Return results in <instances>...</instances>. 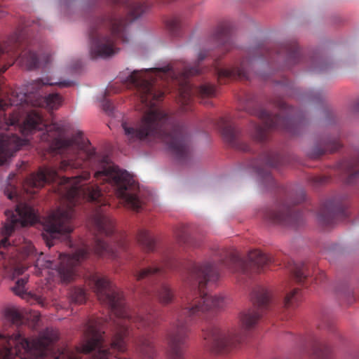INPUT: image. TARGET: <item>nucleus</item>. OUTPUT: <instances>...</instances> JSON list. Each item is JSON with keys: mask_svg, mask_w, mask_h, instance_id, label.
Masks as SVG:
<instances>
[{"mask_svg": "<svg viewBox=\"0 0 359 359\" xmlns=\"http://www.w3.org/2000/svg\"><path fill=\"white\" fill-rule=\"evenodd\" d=\"M207 56L206 51H201L193 65L185 61H179L161 68L134 70L123 79L126 87L133 89L140 102L148 108L139 120L123 121L121 126L129 144L158 140L167 145L177 159L184 160L189 156V136L186 127L175 123L163 111L154 108L165 93L170 91L168 86L160 88L158 81L162 80L167 85L175 86L177 88L178 102L184 110H188L187 106L194 95L205 98L213 97L216 93L213 84L205 83L195 87L189 81L190 76L203 72L199 63Z\"/></svg>", "mask_w": 359, "mask_h": 359, "instance_id": "f257e3e1", "label": "nucleus"}, {"mask_svg": "<svg viewBox=\"0 0 359 359\" xmlns=\"http://www.w3.org/2000/svg\"><path fill=\"white\" fill-rule=\"evenodd\" d=\"M156 313H111L110 325L113 336L110 346L104 340L105 321L102 318L90 319L83 327V339L75 348H57L59 338L57 330L46 328L40 337L29 340L20 332L13 335L0 334V359H126V338L130 327L147 332L137 342L140 359H156L157 350L151 334L156 325Z\"/></svg>", "mask_w": 359, "mask_h": 359, "instance_id": "f03ea898", "label": "nucleus"}, {"mask_svg": "<svg viewBox=\"0 0 359 359\" xmlns=\"http://www.w3.org/2000/svg\"><path fill=\"white\" fill-rule=\"evenodd\" d=\"M271 262V258L259 250L250 251L245 260L236 251L222 249L210 260L201 264L190 262L187 282L194 290V294L186 297V302L167 331L168 358L184 359V346L190 332L189 325L205 311L219 310L226 305L223 297L208 295L203 290L209 282L215 283L219 279L222 267L250 276L264 271Z\"/></svg>", "mask_w": 359, "mask_h": 359, "instance_id": "7ed1b4c3", "label": "nucleus"}, {"mask_svg": "<svg viewBox=\"0 0 359 359\" xmlns=\"http://www.w3.org/2000/svg\"><path fill=\"white\" fill-rule=\"evenodd\" d=\"M111 8L93 18L89 24L88 37L92 57L107 58L116 54L118 41L127 43V23L139 18L147 9L143 3L133 0H108Z\"/></svg>", "mask_w": 359, "mask_h": 359, "instance_id": "20e7f679", "label": "nucleus"}, {"mask_svg": "<svg viewBox=\"0 0 359 359\" xmlns=\"http://www.w3.org/2000/svg\"><path fill=\"white\" fill-rule=\"evenodd\" d=\"M253 307L244 311L240 317L241 328L226 331L216 325H211L203 330L204 346L215 353H226L235 348L243 340L247 332L253 329L264 311L270 307L269 292L262 287L253 290L251 297Z\"/></svg>", "mask_w": 359, "mask_h": 359, "instance_id": "39448f33", "label": "nucleus"}, {"mask_svg": "<svg viewBox=\"0 0 359 359\" xmlns=\"http://www.w3.org/2000/svg\"><path fill=\"white\" fill-rule=\"evenodd\" d=\"M260 57L271 62L274 60L283 62L289 68L300 62L301 53L294 40L286 41L273 46L262 44L250 48L248 57L231 67L221 68L218 59H215L213 64L214 73L221 84L226 79H248V69L252 62Z\"/></svg>", "mask_w": 359, "mask_h": 359, "instance_id": "423d86ee", "label": "nucleus"}, {"mask_svg": "<svg viewBox=\"0 0 359 359\" xmlns=\"http://www.w3.org/2000/svg\"><path fill=\"white\" fill-rule=\"evenodd\" d=\"M275 106L280 110V114L273 116L265 109H260L256 116L262 121L263 126L251 123L252 130L250 136L257 142H264L267 140L269 130H280L297 135L299 126V116L297 109L287 105L285 101L278 99L274 102Z\"/></svg>", "mask_w": 359, "mask_h": 359, "instance_id": "0eeeda50", "label": "nucleus"}, {"mask_svg": "<svg viewBox=\"0 0 359 359\" xmlns=\"http://www.w3.org/2000/svg\"><path fill=\"white\" fill-rule=\"evenodd\" d=\"M57 85L60 87H69L73 85L70 81L53 82L50 79H38L26 84L22 90H12L9 97L11 105L44 107L48 110L57 109L62 104V97L58 93H50L42 96L39 91L46 86Z\"/></svg>", "mask_w": 359, "mask_h": 359, "instance_id": "6e6552de", "label": "nucleus"}, {"mask_svg": "<svg viewBox=\"0 0 359 359\" xmlns=\"http://www.w3.org/2000/svg\"><path fill=\"white\" fill-rule=\"evenodd\" d=\"M135 269L133 274L137 281L148 279L151 281L159 282L152 287L151 290L145 291L149 294L152 292L159 302L167 305L172 302L175 294L170 286L165 282L161 280L165 277L167 271L177 268V260L172 255H165L161 261L153 262L147 267L139 269V264L137 260L134 261Z\"/></svg>", "mask_w": 359, "mask_h": 359, "instance_id": "1a4fd4ad", "label": "nucleus"}, {"mask_svg": "<svg viewBox=\"0 0 359 359\" xmlns=\"http://www.w3.org/2000/svg\"><path fill=\"white\" fill-rule=\"evenodd\" d=\"M89 250L88 247L84 246L72 255L60 253L57 260L44 259L41 253L35 262V267L55 270L62 281L69 282L76 276L77 266L88 258Z\"/></svg>", "mask_w": 359, "mask_h": 359, "instance_id": "9d476101", "label": "nucleus"}, {"mask_svg": "<svg viewBox=\"0 0 359 359\" xmlns=\"http://www.w3.org/2000/svg\"><path fill=\"white\" fill-rule=\"evenodd\" d=\"M5 214L7 219L1 229L4 238L0 240L1 246L4 248L11 245L9 237L16 228L32 224L37 221L35 210L26 203H19L14 210H8Z\"/></svg>", "mask_w": 359, "mask_h": 359, "instance_id": "9b49d317", "label": "nucleus"}, {"mask_svg": "<svg viewBox=\"0 0 359 359\" xmlns=\"http://www.w3.org/2000/svg\"><path fill=\"white\" fill-rule=\"evenodd\" d=\"M264 222L269 224L297 226L302 220V213L285 203H276L264 208L260 212Z\"/></svg>", "mask_w": 359, "mask_h": 359, "instance_id": "f8f14e48", "label": "nucleus"}, {"mask_svg": "<svg viewBox=\"0 0 359 359\" xmlns=\"http://www.w3.org/2000/svg\"><path fill=\"white\" fill-rule=\"evenodd\" d=\"M217 126L220 130L224 141L231 147L243 151H250V147L243 141V133L233 122L226 118H221Z\"/></svg>", "mask_w": 359, "mask_h": 359, "instance_id": "ddd939ff", "label": "nucleus"}, {"mask_svg": "<svg viewBox=\"0 0 359 359\" xmlns=\"http://www.w3.org/2000/svg\"><path fill=\"white\" fill-rule=\"evenodd\" d=\"M348 216V212L343 204L334 201H327L320 208L318 214V219L323 226L330 227L338 219H343Z\"/></svg>", "mask_w": 359, "mask_h": 359, "instance_id": "4468645a", "label": "nucleus"}, {"mask_svg": "<svg viewBox=\"0 0 359 359\" xmlns=\"http://www.w3.org/2000/svg\"><path fill=\"white\" fill-rule=\"evenodd\" d=\"M358 163L359 149L354 156L339 163L336 167V172L345 183L354 184L359 180V170L355 169Z\"/></svg>", "mask_w": 359, "mask_h": 359, "instance_id": "2eb2a0df", "label": "nucleus"}, {"mask_svg": "<svg viewBox=\"0 0 359 359\" xmlns=\"http://www.w3.org/2000/svg\"><path fill=\"white\" fill-rule=\"evenodd\" d=\"M341 147V144L338 135L329 136L314 144L307 151V154L311 158H318L327 151L334 152L338 150Z\"/></svg>", "mask_w": 359, "mask_h": 359, "instance_id": "dca6fc26", "label": "nucleus"}, {"mask_svg": "<svg viewBox=\"0 0 359 359\" xmlns=\"http://www.w3.org/2000/svg\"><path fill=\"white\" fill-rule=\"evenodd\" d=\"M260 165H255L254 169L259 175L266 177V180H271L272 177L267 171L264 172L262 166L276 168L283 163V157L277 151L269 150L264 151L259 158Z\"/></svg>", "mask_w": 359, "mask_h": 359, "instance_id": "f3484780", "label": "nucleus"}, {"mask_svg": "<svg viewBox=\"0 0 359 359\" xmlns=\"http://www.w3.org/2000/svg\"><path fill=\"white\" fill-rule=\"evenodd\" d=\"M213 38L214 41L226 52H228L233 48V39L229 25L226 24L219 25Z\"/></svg>", "mask_w": 359, "mask_h": 359, "instance_id": "a211bd4d", "label": "nucleus"}, {"mask_svg": "<svg viewBox=\"0 0 359 359\" xmlns=\"http://www.w3.org/2000/svg\"><path fill=\"white\" fill-rule=\"evenodd\" d=\"M137 241L143 250L147 252H152L155 248V240L145 229H141L137 234Z\"/></svg>", "mask_w": 359, "mask_h": 359, "instance_id": "6ab92c4d", "label": "nucleus"}, {"mask_svg": "<svg viewBox=\"0 0 359 359\" xmlns=\"http://www.w3.org/2000/svg\"><path fill=\"white\" fill-rule=\"evenodd\" d=\"M19 240V242L13 241V245L16 248V250L21 254L22 257L36 256V250L31 242L24 238H20Z\"/></svg>", "mask_w": 359, "mask_h": 359, "instance_id": "aec40b11", "label": "nucleus"}, {"mask_svg": "<svg viewBox=\"0 0 359 359\" xmlns=\"http://www.w3.org/2000/svg\"><path fill=\"white\" fill-rule=\"evenodd\" d=\"M313 359H332V348L327 343L319 341L313 348Z\"/></svg>", "mask_w": 359, "mask_h": 359, "instance_id": "412c9836", "label": "nucleus"}, {"mask_svg": "<svg viewBox=\"0 0 359 359\" xmlns=\"http://www.w3.org/2000/svg\"><path fill=\"white\" fill-rule=\"evenodd\" d=\"M292 273L298 283L304 282L310 275L307 265L304 263L294 264L292 269Z\"/></svg>", "mask_w": 359, "mask_h": 359, "instance_id": "4be33fe9", "label": "nucleus"}, {"mask_svg": "<svg viewBox=\"0 0 359 359\" xmlns=\"http://www.w3.org/2000/svg\"><path fill=\"white\" fill-rule=\"evenodd\" d=\"M301 299L300 290L298 288H294L285 295L284 304L286 308L295 306Z\"/></svg>", "mask_w": 359, "mask_h": 359, "instance_id": "5701e85b", "label": "nucleus"}, {"mask_svg": "<svg viewBox=\"0 0 359 359\" xmlns=\"http://www.w3.org/2000/svg\"><path fill=\"white\" fill-rule=\"evenodd\" d=\"M182 26V20L179 17H173L166 22V27L173 36H177L179 34Z\"/></svg>", "mask_w": 359, "mask_h": 359, "instance_id": "b1692460", "label": "nucleus"}, {"mask_svg": "<svg viewBox=\"0 0 359 359\" xmlns=\"http://www.w3.org/2000/svg\"><path fill=\"white\" fill-rule=\"evenodd\" d=\"M71 299L76 304H83L86 302V294L83 289L75 287L70 292Z\"/></svg>", "mask_w": 359, "mask_h": 359, "instance_id": "393cba45", "label": "nucleus"}, {"mask_svg": "<svg viewBox=\"0 0 359 359\" xmlns=\"http://www.w3.org/2000/svg\"><path fill=\"white\" fill-rule=\"evenodd\" d=\"M6 318L13 324H19L22 321V316L15 309H7L5 311Z\"/></svg>", "mask_w": 359, "mask_h": 359, "instance_id": "a878e982", "label": "nucleus"}, {"mask_svg": "<svg viewBox=\"0 0 359 359\" xmlns=\"http://www.w3.org/2000/svg\"><path fill=\"white\" fill-rule=\"evenodd\" d=\"M27 283V278H22L18 279L15 283V285L13 287V292L18 296L22 297L27 294L25 285Z\"/></svg>", "mask_w": 359, "mask_h": 359, "instance_id": "bb28decb", "label": "nucleus"}, {"mask_svg": "<svg viewBox=\"0 0 359 359\" xmlns=\"http://www.w3.org/2000/svg\"><path fill=\"white\" fill-rule=\"evenodd\" d=\"M310 183L315 187L325 184L330 181L326 176H313L309 180Z\"/></svg>", "mask_w": 359, "mask_h": 359, "instance_id": "cd10ccee", "label": "nucleus"}, {"mask_svg": "<svg viewBox=\"0 0 359 359\" xmlns=\"http://www.w3.org/2000/svg\"><path fill=\"white\" fill-rule=\"evenodd\" d=\"M176 237L180 243H188L189 242V235L184 229L176 232Z\"/></svg>", "mask_w": 359, "mask_h": 359, "instance_id": "c85d7f7f", "label": "nucleus"}, {"mask_svg": "<svg viewBox=\"0 0 359 359\" xmlns=\"http://www.w3.org/2000/svg\"><path fill=\"white\" fill-rule=\"evenodd\" d=\"M27 269V266L25 264H20L15 266L13 269V275L18 276L22 275Z\"/></svg>", "mask_w": 359, "mask_h": 359, "instance_id": "c756f323", "label": "nucleus"}, {"mask_svg": "<svg viewBox=\"0 0 359 359\" xmlns=\"http://www.w3.org/2000/svg\"><path fill=\"white\" fill-rule=\"evenodd\" d=\"M321 95L319 93H310L308 97L310 100H318L320 98Z\"/></svg>", "mask_w": 359, "mask_h": 359, "instance_id": "7c9ffc66", "label": "nucleus"}, {"mask_svg": "<svg viewBox=\"0 0 359 359\" xmlns=\"http://www.w3.org/2000/svg\"><path fill=\"white\" fill-rule=\"evenodd\" d=\"M353 110L359 112V98L356 100L353 105Z\"/></svg>", "mask_w": 359, "mask_h": 359, "instance_id": "2f4dec72", "label": "nucleus"}, {"mask_svg": "<svg viewBox=\"0 0 359 359\" xmlns=\"http://www.w3.org/2000/svg\"><path fill=\"white\" fill-rule=\"evenodd\" d=\"M40 320V316L39 314H35L34 316V323L35 324H37L38 322Z\"/></svg>", "mask_w": 359, "mask_h": 359, "instance_id": "473e14b6", "label": "nucleus"}, {"mask_svg": "<svg viewBox=\"0 0 359 359\" xmlns=\"http://www.w3.org/2000/svg\"><path fill=\"white\" fill-rule=\"evenodd\" d=\"M5 14V12L0 11V18L4 17Z\"/></svg>", "mask_w": 359, "mask_h": 359, "instance_id": "72a5a7b5", "label": "nucleus"}, {"mask_svg": "<svg viewBox=\"0 0 359 359\" xmlns=\"http://www.w3.org/2000/svg\"><path fill=\"white\" fill-rule=\"evenodd\" d=\"M8 198H9L10 199H12V198H13V195H12V194H10L8 195Z\"/></svg>", "mask_w": 359, "mask_h": 359, "instance_id": "f704fd0d", "label": "nucleus"}]
</instances>
